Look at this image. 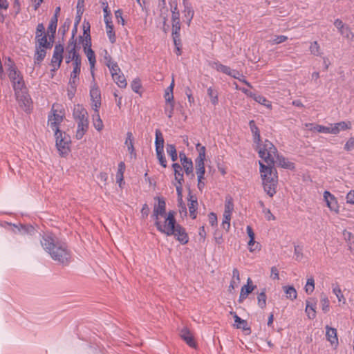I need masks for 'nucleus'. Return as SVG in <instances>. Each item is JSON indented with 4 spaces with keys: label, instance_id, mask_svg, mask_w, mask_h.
Masks as SVG:
<instances>
[{
    "label": "nucleus",
    "instance_id": "obj_1",
    "mask_svg": "<svg viewBox=\"0 0 354 354\" xmlns=\"http://www.w3.org/2000/svg\"><path fill=\"white\" fill-rule=\"evenodd\" d=\"M258 152L259 156L268 164L265 165L259 162L260 173L264 191L270 196H273L276 193L278 176L272 165L277 164L281 167L289 169L294 168L293 163L277 153L276 147L272 142L266 140L262 145H259Z\"/></svg>",
    "mask_w": 354,
    "mask_h": 354
},
{
    "label": "nucleus",
    "instance_id": "obj_2",
    "mask_svg": "<svg viewBox=\"0 0 354 354\" xmlns=\"http://www.w3.org/2000/svg\"><path fill=\"white\" fill-rule=\"evenodd\" d=\"M43 249L53 260L67 266L71 262V253L66 243H62L51 233L44 234L40 240Z\"/></svg>",
    "mask_w": 354,
    "mask_h": 354
},
{
    "label": "nucleus",
    "instance_id": "obj_3",
    "mask_svg": "<svg viewBox=\"0 0 354 354\" xmlns=\"http://www.w3.org/2000/svg\"><path fill=\"white\" fill-rule=\"evenodd\" d=\"M73 114L77 125L75 137L80 140L83 138L88 129V113L82 105L76 104L74 106Z\"/></svg>",
    "mask_w": 354,
    "mask_h": 354
},
{
    "label": "nucleus",
    "instance_id": "obj_4",
    "mask_svg": "<svg viewBox=\"0 0 354 354\" xmlns=\"http://www.w3.org/2000/svg\"><path fill=\"white\" fill-rule=\"evenodd\" d=\"M176 212L169 211L167 215L154 223L157 230L167 236H171L174 233L173 229L177 224L175 218Z\"/></svg>",
    "mask_w": 354,
    "mask_h": 354
},
{
    "label": "nucleus",
    "instance_id": "obj_5",
    "mask_svg": "<svg viewBox=\"0 0 354 354\" xmlns=\"http://www.w3.org/2000/svg\"><path fill=\"white\" fill-rule=\"evenodd\" d=\"M55 137L56 147L59 154L62 156L67 155L70 150V137L61 131L55 133Z\"/></svg>",
    "mask_w": 354,
    "mask_h": 354
},
{
    "label": "nucleus",
    "instance_id": "obj_6",
    "mask_svg": "<svg viewBox=\"0 0 354 354\" xmlns=\"http://www.w3.org/2000/svg\"><path fill=\"white\" fill-rule=\"evenodd\" d=\"M64 117V113L61 109H55V106L53 105L52 110L48 115V125L55 132H59V126L62 122Z\"/></svg>",
    "mask_w": 354,
    "mask_h": 354
},
{
    "label": "nucleus",
    "instance_id": "obj_7",
    "mask_svg": "<svg viewBox=\"0 0 354 354\" xmlns=\"http://www.w3.org/2000/svg\"><path fill=\"white\" fill-rule=\"evenodd\" d=\"M197 149L198 151V156L196 160V169L198 178H203L205 172L204 160L205 158V147L201 146L200 144L197 145Z\"/></svg>",
    "mask_w": 354,
    "mask_h": 354
},
{
    "label": "nucleus",
    "instance_id": "obj_8",
    "mask_svg": "<svg viewBox=\"0 0 354 354\" xmlns=\"http://www.w3.org/2000/svg\"><path fill=\"white\" fill-rule=\"evenodd\" d=\"M155 200L158 201V203L154 204L151 217L154 220V223L167 215L166 203L163 198L156 197Z\"/></svg>",
    "mask_w": 354,
    "mask_h": 354
},
{
    "label": "nucleus",
    "instance_id": "obj_9",
    "mask_svg": "<svg viewBox=\"0 0 354 354\" xmlns=\"http://www.w3.org/2000/svg\"><path fill=\"white\" fill-rule=\"evenodd\" d=\"M91 85L90 96L92 102V107L94 111H97L101 106V93L100 88L95 81L94 76Z\"/></svg>",
    "mask_w": 354,
    "mask_h": 354
},
{
    "label": "nucleus",
    "instance_id": "obj_10",
    "mask_svg": "<svg viewBox=\"0 0 354 354\" xmlns=\"http://www.w3.org/2000/svg\"><path fill=\"white\" fill-rule=\"evenodd\" d=\"M64 47L61 44H57L55 46L53 57L51 59V71H57L63 59Z\"/></svg>",
    "mask_w": 354,
    "mask_h": 354
},
{
    "label": "nucleus",
    "instance_id": "obj_11",
    "mask_svg": "<svg viewBox=\"0 0 354 354\" xmlns=\"http://www.w3.org/2000/svg\"><path fill=\"white\" fill-rule=\"evenodd\" d=\"M323 197L329 209L335 213H338L339 206L335 196L330 194L328 191H325L323 194Z\"/></svg>",
    "mask_w": 354,
    "mask_h": 354
},
{
    "label": "nucleus",
    "instance_id": "obj_12",
    "mask_svg": "<svg viewBox=\"0 0 354 354\" xmlns=\"http://www.w3.org/2000/svg\"><path fill=\"white\" fill-rule=\"evenodd\" d=\"M76 48V43L74 41L71 42L67 46L65 55V61L67 64H69L70 62L72 64L74 60L80 57Z\"/></svg>",
    "mask_w": 354,
    "mask_h": 354
},
{
    "label": "nucleus",
    "instance_id": "obj_13",
    "mask_svg": "<svg viewBox=\"0 0 354 354\" xmlns=\"http://www.w3.org/2000/svg\"><path fill=\"white\" fill-rule=\"evenodd\" d=\"M352 128V123L350 121H342L337 123L331 124L328 127V133L338 134L340 131L349 130Z\"/></svg>",
    "mask_w": 354,
    "mask_h": 354
},
{
    "label": "nucleus",
    "instance_id": "obj_14",
    "mask_svg": "<svg viewBox=\"0 0 354 354\" xmlns=\"http://www.w3.org/2000/svg\"><path fill=\"white\" fill-rule=\"evenodd\" d=\"M174 233L171 236H174L176 239L181 243L186 244L189 241L188 235L185 231V229L183 227L180 225L176 224L173 229Z\"/></svg>",
    "mask_w": 354,
    "mask_h": 354
},
{
    "label": "nucleus",
    "instance_id": "obj_15",
    "mask_svg": "<svg viewBox=\"0 0 354 354\" xmlns=\"http://www.w3.org/2000/svg\"><path fill=\"white\" fill-rule=\"evenodd\" d=\"M306 309L305 311L307 314L308 317L310 319H313L316 317V306L317 301L314 299L310 298L306 301Z\"/></svg>",
    "mask_w": 354,
    "mask_h": 354
},
{
    "label": "nucleus",
    "instance_id": "obj_16",
    "mask_svg": "<svg viewBox=\"0 0 354 354\" xmlns=\"http://www.w3.org/2000/svg\"><path fill=\"white\" fill-rule=\"evenodd\" d=\"M180 336L190 347H196V342L194 339V336L188 328H183L181 329Z\"/></svg>",
    "mask_w": 354,
    "mask_h": 354
},
{
    "label": "nucleus",
    "instance_id": "obj_17",
    "mask_svg": "<svg viewBox=\"0 0 354 354\" xmlns=\"http://www.w3.org/2000/svg\"><path fill=\"white\" fill-rule=\"evenodd\" d=\"M89 32V26L86 29L84 28L83 35L80 37L84 50L91 48V39Z\"/></svg>",
    "mask_w": 354,
    "mask_h": 354
},
{
    "label": "nucleus",
    "instance_id": "obj_18",
    "mask_svg": "<svg viewBox=\"0 0 354 354\" xmlns=\"http://www.w3.org/2000/svg\"><path fill=\"white\" fill-rule=\"evenodd\" d=\"M90 65L91 73L92 77L94 76V68L96 63L95 55L92 48L86 49L84 50Z\"/></svg>",
    "mask_w": 354,
    "mask_h": 354
},
{
    "label": "nucleus",
    "instance_id": "obj_19",
    "mask_svg": "<svg viewBox=\"0 0 354 354\" xmlns=\"http://www.w3.org/2000/svg\"><path fill=\"white\" fill-rule=\"evenodd\" d=\"M15 96L21 106H24L25 108H29L31 100L28 94L27 90L21 91L19 95H15Z\"/></svg>",
    "mask_w": 354,
    "mask_h": 354
},
{
    "label": "nucleus",
    "instance_id": "obj_20",
    "mask_svg": "<svg viewBox=\"0 0 354 354\" xmlns=\"http://www.w3.org/2000/svg\"><path fill=\"white\" fill-rule=\"evenodd\" d=\"M252 283V281L250 278L248 279V284L244 285L241 290L240 296H239V302H242L250 293H251L254 290V286H249V283Z\"/></svg>",
    "mask_w": 354,
    "mask_h": 354
},
{
    "label": "nucleus",
    "instance_id": "obj_21",
    "mask_svg": "<svg viewBox=\"0 0 354 354\" xmlns=\"http://www.w3.org/2000/svg\"><path fill=\"white\" fill-rule=\"evenodd\" d=\"M9 64L8 66H9L8 68V77L12 82H14L15 81H17L22 77L20 76V73L19 71L16 70V68L12 66V63L11 60L8 59Z\"/></svg>",
    "mask_w": 354,
    "mask_h": 354
},
{
    "label": "nucleus",
    "instance_id": "obj_22",
    "mask_svg": "<svg viewBox=\"0 0 354 354\" xmlns=\"http://www.w3.org/2000/svg\"><path fill=\"white\" fill-rule=\"evenodd\" d=\"M189 198L188 207H189L190 216L192 218H195L196 216V211L197 206H198V202H197L196 198L194 196L191 195V194H189Z\"/></svg>",
    "mask_w": 354,
    "mask_h": 354
},
{
    "label": "nucleus",
    "instance_id": "obj_23",
    "mask_svg": "<svg viewBox=\"0 0 354 354\" xmlns=\"http://www.w3.org/2000/svg\"><path fill=\"white\" fill-rule=\"evenodd\" d=\"M326 336L331 344H337L338 342L337 337V330L335 328H330L328 326H326Z\"/></svg>",
    "mask_w": 354,
    "mask_h": 354
},
{
    "label": "nucleus",
    "instance_id": "obj_24",
    "mask_svg": "<svg viewBox=\"0 0 354 354\" xmlns=\"http://www.w3.org/2000/svg\"><path fill=\"white\" fill-rule=\"evenodd\" d=\"M37 46L36 47H40L41 48H49L51 45L48 41L47 37L46 35L38 34L36 35Z\"/></svg>",
    "mask_w": 354,
    "mask_h": 354
},
{
    "label": "nucleus",
    "instance_id": "obj_25",
    "mask_svg": "<svg viewBox=\"0 0 354 354\" xmlns=\"http://www.w3.org/2000/svg\"><path fill=\"white\" fill-rule=\"evenodd\" d=\"M172 167L174 170L175 180L176 181V183L183 184L184 178L181 166L178 163H174L172 165Z\"/></svg>",
    "mask_w": 354,
    "mask_h": 354
},
{
    "label": "nucleus",
    "instance_id": "obj_26",
    "mask_svg": "<svg viewBox=\"0 0 354 354\" xmlns=\"http://www.w3.org/2000/svg\"><path fill=\"white\" fill-rule=\"evenodd\" d=\"M125 145L127 146L128 151L130 153L131 156L135 158L136 153L133 147V138L131 132L127 133V138L125 140Z\"/></svg>",
    "mask_w": 354,
    "mask_h": 354
},
{
    "label": "nucleus",
    "instance_id": "obj_27",
    "mask_svg": "<svg viewBox=\"0 0 354 354\" xmlns=\"http://www.w3.org/2000/svg\"><path fill=\"white\" fill-rule=\"evenodd\" d=\"M156 151H164V138L160 130L156 131Z\"/></svg>",
    "mask_w": 354,
    "mask_h": 354
},
{
    "label": "nucleus",
    "instance_id": "obj_28",
    "mask_svg": "<svg viewBox=\"0 0 354 354\" xmlns=\"http://www.w3.org/2000/svg\"><path fill=\"white\" fill-rule=\"evenodd\" d=\"M306 127L310 131H315L319 133H328V127H325L319 124L314 125L312 123L306 124Z\"/></svg>",
    "mask_w": 354,
    "mask_h": 354
},
{
    "label": "nucleus",
    "instance_id": "obj_29",
    "mask_svg": "<svg viewBox=\"0 0 354 354\" xmlns=\"http://www.w3.org/2000/svg\"><path fill=\"white\" fill-rule=\"evenodd\" d=\"M333 292L335 296L337 297L338 301L339 303H342L343 304H345L346 301V298L344 297V295L342 292V290L340 287L337 284H333Z\"/></svg>",
    "mask_w": 354,
    "mask_h": 354
},
{
    "label": "nucleus",
    "instance_id": "obj_30",
    "mask_svg": "<svg viewBox=\"0 0 354 354\" xmlns=\"http://www.w3.org/2000/svg\"><path fill=\"white\" fill-rule=\"evenodd\" d=\"M46 48H41L40 47H36V52L35 54V64H39L46 57Z\"/></svg>",
    "mask_w": 354,
    "mask_h": 354
},
{
    "label": "nucleus",
    "instance_id": "obj_31",
    "mask_svg": "<svg viewBox=\"0 0 354 354\" xmlns=\"http://www.w3.org/2000/svg\"><path fill=\"white\" fill-rule=\"evenodd\" d=\"M113 80L118 84V86L120 88H124L127 86V82L124 78V76L121 74V72L118 74H113Z\"/></svg>",
    "mask_w": 354,
    "mask_h": 354
},
{
    "label": "nucleus",
    "instance_id": "obj_32",
    "mask_svg": "<svg viewBox=\"0 0 354 354\" xmlns=\"http://www.w3.org/2000/svg\"><path fill=\"white\" fill-rule=\"evenodd\" d=\"M12 86L15 92V95H19L21 93V91L27 90V88L24 86V82L22 78L12 82Z\"/></svg>",
    "mask_w": 354,
    "mask_h": 354
},
{
    "label": "nucleus",
    "instance_id": "obj_33",
    "mask_svg": "<svg viewBox=\"0 0 354 354\" xmlns=\"http://www.w3.org/2000/svg\"><path fill=\"white\" fill-rule=\"evenodd\" d=\"M184 17L187 19V24H190V22L194 17V10L190 4H185L184 6Z\"/></svg>",
    "mask_w": 354,
    "mask_h": 354
},
{
    "label": "nucleus",
    "instance_id": "obj_34",
    "mask_svg": "<svg viewBox=\"0 0 354 354\" xmlns=\"http://www.w3.org/2000/svg\"><path fill=\"white\" fill-rule=\"evenodd\" d=\"M234 316V326L237 328H242L243 330L248 329L247 326V322L245 320L242 319L241 317H239L235 313H230Z\"/></svg>",
    "mask_w": 354,
    "mask_h": 354
},
{
    "label": "nucleus",
    "instance_id": "obj_35",
    "mask_svg": "<svg viewBox=\"0 0 354 354\" xmlns=\"http://www.w3.org/2000/svg\"><path fill=\"white\" fill-rule=\"evenodd\" d=\"M174 87V80L172 79L171 83L170 86L166 89L165 93V102H173L174 100V95H173V90Z\"/></svg>",
    "mask_w": 354,
    "mask_h": 354
},
{
    "label": "nucleus",
    "instance_id": "obj_36",
    "mask_svg": "<svg viewBox=\"0 0 354 354\" xmlns=\"http://www.w3.org/2000/svg\"><path fill=\"white\" fill-rule=\"evenodd\" d=\"M283 290L286 295V297L294 300L297 298V291L295 288L293 286H283Z\"/></svg>",
    "mask_w": 354,
    "mask_h": 354
},
{
    "label": "nucleus",
    "instance_id": "obj_37",
    "mask_svg": "<svg viewBox=\"0 0 354 354\" xmlns=\"http://www.w3.org/2000/svg\"><path fill=\"white\" fill-rule=\"evenodd\" d=\"M234 210V204L232 198L231 197H227L225 203V210L223 214H227L232 216Z\"/></svg>",
    "mask_w": 354,
    "mask_h": 354
},
{
    "label": "nucleus",
    "instance_id": "obj_38",
    "mask_svg": "<svg viewBox=\"0 0 354 354\" xmlns=\"http://www.w3.org/2000/svg\"><path fill=\"white\" fill-rule=\"evenodd\" d=\"M253 99L258 103L266 106L267 108L271 109L272 104L270 101H268L265 97L260 95H254Z\"/></svg>",
    "mask_w": 354,
    "mask_h": 354
},
{
    "label": "nucleus",
    "instance_id": "obj_39",
    "mask_svg": "<svg viewBox=\"0 0 354 354\" xmlns=\"http://www.w3.org/2000/svg\"><path fill=\"white\" fill-rule=\"evenodd\" d=\"M160 17L162 18L165 26L168 17V9L165 7V0L162 1V4H160Z\"/></svg>",
    "mask_w": 354,
    "mask_h": 354
},
{
    "label": "nucleus",
    "instance_id": "obj_40",
    "mask_svg": "<svg viewBox=\"0 0 354 354\" xmlns=\"http://www.w3.org/2000/svg\"><path fill=\"white\" fill-rule=\"evenodd\" d=\"M125 170V165L123 162H120L118 165V170L116 174V181L121 185L123 181V174Z\"/></svg>",
    "mask_w": 354,
    "mask_h": 354
},
{
    "label": "nucleus",
    "instance_id": "obj_41",
    "mask_svg": "<svg viewBox=\"0 0 354 354\" xmlns=\"http://www.w3.org/2000/svg\"><path fill=\"white\" fill-rule=\"evenodd\" d=\"M167 153L171 157L172 161H176L178 159L177 151L176 147L174 145L168 144L167 145Z\"/></svg>",
    "mask_w": 354,
    "mask_h": 354
},
{
    "label": "nucleus",
    "instance_id": "obj_42",
    "mask_svg": "<svg viewBox=\"0 0 354 354\" xmlns=\"http://www.w3.org/2000/svg\"><path fill=\"white\" fill-rule=\"evenodd\" d=\"M180 26H172V37L176 46L180 44Z\"/></svg>",
    "mask_w": 354,
    "mask_h": 354
},
{
    "label": "nucleus",
    "instance_id": "obj_43",
    "mask_svg": "<svg viewBox=\"0 0 354 354\" xmlns=\"http://www.w3.org/2000/svg\"><path fill=\"white\" fill-rule=\"evenodd\" d=\"M106 32L109 37V39L111 44H114L116 41V37L115 32L113 30V26L112 25H108L106 26Z\"/></svg>",
    "mask_w": 354,
    "mask_h": 354
},
{
    "label": "nucleus",
    "instance_id": "obj_44",
    "mask_svg": "<svg viewBox=\"0 0 354 354\" xmlns=\"http://www.w3.org/2000/svg\"><path fill=\"white\" fill-rule=\"evenodd\" d=\"M14 227L21 234H32L35 232V229L31 225H20V227L14 225Z\"/></svg>",
    "mask_w": 354,
    "mask_h": 354
},
{
    "label": "nucleus",
    "instance_id": "obj_45",
    "mask_svg": "<svg viewBox=\"0 0 354 354\" xmlns=\"http://www.w3.org/2000/svg\"><path fill=\"white\" fill-rule=\"evenodd\" d=\"M305 291L308 295H310L315 289V280L313 277H310L307 279L306 284L305 286Z\"/></svg>",
    "mask_w": 354,
    "mask_h": 354
},
{
    "label": "nucleus",
    "instance_id": "obj_46",
    "mask_svg": "<svg viewBox=\"0 0 354 354\" xmlns=\"http://www.w3.org/2000/svg\"><path fill=\"white\" fill-rule=\"evenodd\" d=\"M212 67L215 68L216 71L222 72L227 75H228V73H230V68L227 66L223 65L219 62H214L212 64Z\"/></svg>",
    "mask_w": 354,
    "mask_h": 354
},
{
    "label": "nucleus",
    "instance_id": "obj_47",
    "mask_svg": "<svg viewBox=\"0 0 354 354\" xmlns=\"http://www.w3.org/2000/svg\"><path fill=\"white\" fill-rule=\"evenodd\" d=\"M266 295L264 290L257 296L258 306L262 309L265 308L266 306Z\"/></svg>",
    "mask_w": 354,
    "mask_h": 354
},
{
    "label": "nucleus",
    "instance_id": "obj_48",
    "mask_svg": "<svg viewBox=\"0 0 354 354\" xmlns=\"http://www.w3.org/2000/svg\"><path fill=\"white\" fill-rule=\"evenodd\" d=\"M181 164L187 175H189L193 172V164L190 159L188 158L185 161L182 162Z\"/></svg>",
    "mask_w": 354,
    "mask_h": 354
},
{
    "label": "nucleus",
    "instance_id": "obj_49",
    "mask_svg": "<svg viewBox=\"0 0 354 354\" xmlns=\"http://www.w3.org/2000/svg\"><path fill=\"white\" fill-rule=\"evenodd\" d=\"M207 95L210 97L211 102L214 105H216L218 104V93L213 88H212V87L208 88Z\"/></svg>",
    "mask_w": 354,
    "mask_h": 354
},
{
    "label": "nucleus",
    "instance_id": "obj_50",
    "mask_svg": "<svg viewBox=\"0 0 354 354\" xmlns=\"http://www.w3.org/2000/svg\"><path fill=\"white\" fill-rule=\"evenodd\" d=\"M174 102H165V113L169 118H171L174 114Z\"/></svg>",
    "mask_w": 354,
    "mask_h": 354
},
{
    "label": "nucleus",
    "instance_id": "obj_51",
    "mask_svg": "<svg viewBox=\"0 0 354 354\" xmlns=\"http://www.w3.org/2000/svg\"><path fill=\"white\" fill-rule=\"evenodd\" d=\"M250 126L252 130V132L254 135V140L255 142H259L260 141V134L258 130V128L254 125V122L253 120L250 122Z\"/></svg>",
    "mask_w": 354,
    "mask_h": 354
},
{
    "label": "nucleus",
    "instance_id": "obj_52",
    "mask_svg": "<svg viewBox=\"0 0 354 354\" xmlns=\"http://www.w3.org/2000/svg\"><path fill=\"white\" fill-rule=\"evenodd\" d=\"M339 32L344 37H345L348 40L351 41L354 37L353 33L351 32V29L346 26Z\"/></svg>",
    "mask_w": 354,
    "mask_h": 354
},
{
    "label": "nucleus",
    "instance_id": "obj_53",
    "mask_svg": "<svg viewBox=\"0 0 354 354\" xmlns=\"http://www.w3.org/2000/svg\"><path fill=\"white\" fill-rule=\"evenodd\" d=\"M321 305H322V310L324 313H327L329 311L330 302H329V299H328V297L326 296H325V295L322 296Z\"/></svg>",
    "mask_w": 354,
    "mask_h": 354
},
{
    "label": "nucleus",
    "instance_id": "obj_54",
    "mask_svg": "<svg viewBox=\"0 0 354 354\" xmlns=\"http://www.w3.org/2000/svg\"><path fill=\"white\" fill-rule=\"evenodd\" d=\"M223 221H222V227L226 231H228L230 227V220L232 216L227 215V214H223Z\"/></svg>",
    "mask_w": 354,
    "mask_h": 354
},
{
    "label": "nucleus",
    "instance_id": "obj_55",
    "mask_svg": "<svg viewBox=\"0 0 354 354\" xmlns=\"http://www.w3.org/2000/svg\"><path fill=\"white\" fill-rule=\"evenodd\" d=\"M57 21H58V19H57V17H56V16H53L51 18V20H50V24L48 26V30L52 34L55 33L57 25Z\"/></svg>",
    "mask_w": 354,
    "mask_h": 354
},
{
    "label": "nucleus",
    "instance_id": "obj_56",
    "mask_svg": "<svg viewBox=\"0 0 354 354\" xmlns=\"http://www.w3.org/2000/svg\"><path fill=\"white\" fill-rule=\"evenodd\" d=\"M310 51L314 55L318 56L320 55L319 45L318 44V43L317 41H314V42L311 43L310 46Z\"/></svg>",
    "mask_w": 354,
    "mask_h": 354
},
{
    "label": "nucleus",
    "instance_id": "obj_57",
    "mask_svg": "<svg viewBox=\"0 0 354 354\" xmlns=\"http://www.w3.org/2000/svg\"><path fill=\"white\" fill-rule=\"evenodd\" d=\"M156 156H157V158L159 160L160 164L163 167H165V168L167 167V160L164 156V151H156Z\"/></svg>",
    "mask_w": 354,
    "mask_h": 354
},
{
    "label": "nucleus",
    "instance_id": "obj_58",
    "mask_svg": "<svg viewBox=\"0 0 354 354\" xmlns=\"http://www.w3.org/2000/svg\"><path fill=\"white\" fill-rule=\"evenodd\" d=\"M344 148L347 151L354 150V136L349 138L345 143Z\"/></svg>",
    "mask_w": 354,
    "mask_h": 354
},
{
    "label": "nucleus",
    "instance_id": "obj_59",
    "mask_svg": "<svg viewBox=\"0 0 354 354\" xmlns=\"http://www.w3.org/2000/svg\"><path fill=\"white\" fill-rule=\"evenodd\" d=\"M288 39V37L284 35L275 36L270 41L271 44H279L284 42Z\"/></svg>",
    "mask_w": 354,
    "mask_h": 354
},
{
    "label": "nucleus",
    "instance_id": "obj_60",
    "mask_svg": "<svg viewBox=\"0 0 354 354\" xmlns=\"http://www.w3.org/2000/svg\"><path fill=\"white\" fill-rule=\"evenodd\" d=\"M107 66H108L109 68L110 69L112 76H113V74L115 75V74H118L121 72L120 68L118 67V66L116 63H113V62L109 63L107 64Z\"/></svg>",
    "mask_w": 354,
    "mask_h": 354
},
{
    "label": "nucleus",
    "instance_id": "obj_61",
    "mask_svg": "<svg viewBox=\"0 0 354 354\" xmlns=\"http://www.w3.org/2000/svg\"><path fill=\"white\" fill-rule=\"evenodd\" d=\"M303 249L302 247L300 245H295V255L296 260L300 261L303 258Z\"/></svg>",
    "mask_w": 354,
    "mask_h": 354
},
{
    "label": "nucleus",
    "instance_id": "obj_62",
    "mask_svg": "<svg viewBox=\"0 0 354 354\" xmlns=\"http://www.w3.org/2000/svg\"><path fill=\"white\" fill-rule=\"evenodd\" d=\"M176 192L178 195V203H180L183 198V184L176 183L175 184Z\"/></svg>",
    "mask_w": 354,
    "mask_h": 354
},
{
    "label": "nucleus",
    "instance_id": "obj_63",
    "mask_svg": "<svg viewBox=\"0 0 354 354\" xmlns=\"http://www.w3.org/2000/svg\"><path fill=\"white\" fill-rule=\"evenodd\" d=\"M93 124L95 129L98 131H101L104 127V124L101 119L95 120L94 121H93Z\"/></svg>",
    "mask_w": 354,
    "mask_h": 354
},
{
    "label": "nucleus",
    "instance_id": "obj_64",
    "mask_svg": "<svg viewBox=\"0 0 354 354\" xmlns=\"http://www.w3.org/2000/svg\"><path fill=\"white\" fill-rule=\"evenodd\" d=\"M346 202L354 205V190H351L346 196Z\"/></svg>",
    "mask_w": 354,
    "mask_h": 354
}]
</instances>
